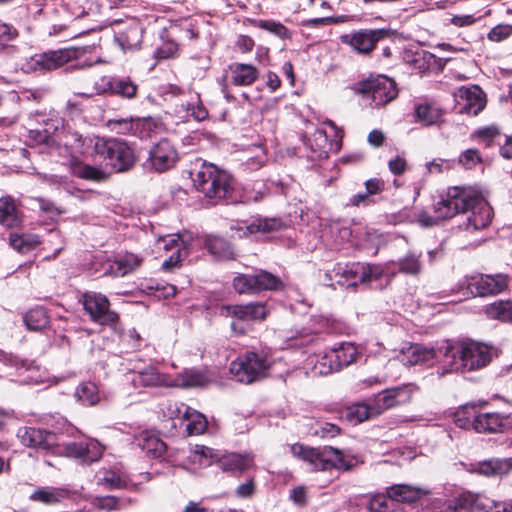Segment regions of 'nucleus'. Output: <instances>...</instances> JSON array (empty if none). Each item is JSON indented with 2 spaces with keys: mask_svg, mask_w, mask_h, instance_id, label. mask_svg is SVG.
<instances>
[{
  "mask_svg": "<svg viewBox=\"0 0 512 512\" xmlns=\"http://www.w3.org/2000/svg\"><path fill=\"white\" fill-rule=\"evenodd\" d=\"M492 507V500L488 497L464 491L459 493L454 499L446 500L443 506H440V512H485Z\"/></svg>",
  "mask_w": 512,
  "mask_h": 512,
  "instance_id": "f8f14e48",
  "label": "nucleus"
},
{
  "mask_svg": "<svg viewBox=\"0 0 512 512\" xmlns=\"http://www.w3.org/2000/svg\"><path fill=\"white\" fill-rule=\"evenodd\" d=\"M135 444L147 455L158 458L166 451V444L155 434L142 431L134 438Z\"/></svg>",
  "mask_w": 512,
  "mask_h": 512,
  "instance_id": "a878e982",
  "label": "nucleus"
},
{
  "mask_svg": "<svg viewBox=\"0 0 512 512\" xmlns=\"http://www.w3.org/2000/svg\"><path fill=\"white\" fill-rule=\"evenodd\" d=\"M415 121L424 126L434 125L440 122L442 118L441 109L434 105L423 103L415 107Z\"/></svg>",
  "mask_w": 512,
  "mask_h": 512,
  "instance_id": "c9c22d12",
  "label": "nucleus"
},
{
  "mask_svg": "<svg viewBox=\"0 0 512 512\" xmlns=\"http://www.w3.org/2000/svg\"><path fill=\"white\" fill-rule=\"evenodd\" d=\"M206 247L215 259L220 260L224 250V240L221 237L209 235L205 240Z\"/></svg>",
  "mask_w": 512,
  "mask_h": 512,
  "instance_id": "bf43d9fd",
  "label": "nucleus"
},
{
  "mask_svg": "<svg viewBox=\"0 0 512 512\" xmlns=\"http://www.w3.org/2000/svg\"><path fill=\"white\" fill-rule=\"evenodd\" d=\"M101 483L104 484L109 490L129 489L131 486L135 487L134 484H130L128 480L120 477L114 472H107L101 479Z\"/></svg>",
  "mask_w": 512,
  "mask_h": 512,
  "instance_id": "864d4df0",
  "label": "nucleus"
},
{
  "mask_svg": "<svg viewBox=\"0 0 512 512\" xmlns=\"http://www.w3.org/2000/svg\"><path fill=\"white\" fill-rule=\"evenodd\" d=\"M135 501L132 498H118L113 495L96 496L92 500V505L99 510L115 511L126 508Z\"/></svg>",
  "mask_w": 512,
  "mask_h": 512,
  "instance_id": "e433bc0d",
  "label": "nucleus"
},
{
  "mask_svg": "<svg viewBox=\"0 0 512 512\" xmlns=\"http://www.w3.org/2000/svg\"><path fill=\"white\" fill-rule=\"evenodd\" d=\"M512 35V25L499 24L493 27L487 37L490 41L501 42Z\"/></svg>",
  "mask_w": 512,
  "mask_h": 512,
  "instance_id": "13d9d810",
  "label": "nucleus"
},
{
  "mask_svg": "<svg viewBox=\"0 0 512 512\" xmlns=\"http://www.w3.org/2000/svg\"><path fill=\"white\" fill-rule=\"evenodd\" d=\"M280 226V222L277 219H263L259 220L257 224L252 223L249 226L240 227L237 229L238 236H246L248 234L255 233L257 231H261L263 233H268L273 230L278 229Z\"/></svg>",
  "mask_w": 512,
  "mask_h": 512,
  "instance_id": "49530a36",
  "label": "nucleus"
},
{
  "mask_svg": "<svg viewBox=\"0 0 512 512\" xmlns=\"http://www.w3.org/2000/svg\"><path fill=\"white\" fill-rule=\"evenodd\" d=\"M293 456L307 462L313 470L324 471L332 467L349 470L353 467L355 459L333 447L322 449L309 448L302 444L290 446Z\"/></svg>",
  "mask_w": 512,
  "mask_h": 512,
  "instance_id": "39448f33",
  "label": "nucleus"
},
{
  "mask_svg": "<svg viewBox=\"0 0 512 512\" xmlns=\"http://www.w3.org/2000/svg\"><path fill=\"white\" fill-rule=\"evenodd\" d=\"M354 90L375 107L390 103L398 94L395 82L385 75L370 76L357 83Z\"/></svg>",
  "mask_w": 512,
  "mask_h": 512,
  "instance_id": "0eeeda50",
  "label": "nucleus"
},
{
  "mask_svg": "<svg viewBox=\"0 0 512 512\" xmlns=\"http://www.w3.org/2000/svg\"><path fill=\"white\" fill-rule=\"evenodd\" d=\"M481 162L478 150L467 149L459 156V163L466 169H472Z\"/></svg>",
  "mask_w": 512,
  "mask_h": 512,
  "instance_id": "052dcab7",
  "label": "nucleus"
},
{
  "mask_svg": "<svg viewBox=\"0 0 512 512\" xmlns=\"http://www.w3.org/2000/svg\"><path fill=\"white\" fill-rule=\"evenodd\" d=\"M485 314L491 319L512 322V301H496L485 307Z\"/></svg>",
  "mask_w": 512,
  "mask_h": 512,
  "instance_id": "ea45409f",
  "label": "nucleus"
},
{
  "mask_svg": "<svg viewBox=\"0 0 512 512\" xmlns=\"http://www.w3.org/2000/svg\"><path fill=\"white\" fill-rule=\"evenodd\" d=\"M134 124H135V118H128V119H111L108 122L109 127H111L112 130H115L117 133L121 134H133L134 135Z\"/></svg>",
  "mask_w": 512,
  "mask_h": 512,
  "instance_id": "5fc2aeb1",
  "label": "nucleus"
},
{
  "mask_svg": "<svg viewBox=\"0 0 512 512\" xmlns=\"http://www.w3.org/2000/svg\"><path fill=\"white\" fill-rule=\"evenodd\" d=\"M341 274L349 282L348 285H356L357 283H370L381 279L384 275V269L381 265L354 263L341 271Z\"/></svg>",
  "mask_w": 512,
  "mask_h": 512,
  "instance_id": "6ab92c4d",
  "label": "nucleus"
},
{
  "mask_svg": "<svg viewBox=\"0 0 512 512\" xmlns=\"http://www.w3.org/2000/svg\"><path fill=\"white\" fill-rule=\"evenodd\" d=\"M20 221L14 199L10 196L0 198V224L12 228L17 226Z\"/></svg>",
  "mask_w": 512,
  "mask_h": 512,
  "instance_id": "72a5a7b5",
  "label": "nucleus"
},
{
  "mask_svg": "<svg viewBox=\"0 0 512 512\" xmlns=\"http://www.w3.org/2000/svg\"><path fill=\"white\" fill-rule=\"evenodd\" d=\"M174 112L176 116L182 121H189L194 119L196 121L204 120L208 113L204 106L200 103L198 96L195 101L181 103L175 106Z\"/></svg>",
  "mask_w": 512,
  "mask_h": 512,
  "instance_id": "7c9ffc66",
  "label": "nucleus"
},
{
  "mask_svg": "<svg viewBox=\"0 0 512 512\" xmlns=\"http://www.w3.org/2000/svg\"><path fill=\"white\" fill-rule=\"evenodd\" d=\"M178 52V45L173 40H165L155 50V57L158 59H167L174 57Z\"/></svg>",
  "mask_w": 512,
  "mask_h": 512,
  "instance_id": "680f3d73",
  "label": "nucleus"
},
{
  "mask_svg": "<svg viewBox=\"0 0 512 512\" xmlns=\"http://www.w3.org/2000/svg\"><path fill=\"white\" fill-rule=\"evenodd\" d=\"M257 27L267 30L280 38H286L289 34L288 29L281 23L269 20L257 21Z\"/></svg>",
  "mask_w": 512,
  "mask_h": 512,
  "instance_id": "4d7b16f0",
  "label": "nucleus"
},
{
  "mask_svg": "<svg viewBox=\"0 0 512 512\" xmlns=\"http://www.w3.org/2000/svg\"><path fill=\"white\" fill-rule=\"evenodd\" d=\"M508 286V278L504 274H480L467 278V290L474 296L485 297L496 295Z\"/></svg>",
  "mask_w": 512,
  "mask_h": 512,
  "instance_id": "4468645a",
  "label": "nucleus"
},
{
  "mask_svg": "<svg viewBox=\"0 0 512 512\" xmlns=\"http://www.w3.org/2000/svg\"><path fill=\"white\" fill-rule=\"evenodd\" d=\"M462 215L459 228L467 232L486 228L491 220L492 209L478 194L470 189L450 187L440 194L433 204V215L421 212L418 221L423 226H432L437 222Z\"/></svg>",
  "mask_w": 512,
  "mask_h": 512,
  "instance_id": "f257e3e1",
  "label": "nucleus"
},
{
  "mask_svg": "<svg viewBox=\"0 0 512 512\" xmlns=\"http://www.w3.org/2000/svg\"><path fill=\"white\" fill-rule=\"evenodd\" d=\"M472 426L479 433H499L512 428V416L482 413L474 417Z\"/></svg>",
  "mask_w": 512,
  "mask_h": 512,
  "instance_id": "aec40b11",
  "label": "nucleus"
},
{
  "mask_svg": "<svg viewBox=\"0 0 512 512\" xmlns=\"http://www.w3.org/2000/svg\"><path fill=\"white\" fill-rule=\"evenodd\" d=\"M17 30L6 23L0 22V46H5V44L17 37Z\"/></svg>",
  "mask_w": 512,
  "mask_h": 512,
  "instance_id": "0e129e2a",
  "label": "nucleus"
},
{
  "mask_svg": "<svg viewBox=\"0 0 512 512\" xmlns=\"http://www.w3.org/2000/svg\"><path fill=\"white\" fill-rule=\"evenodd\" d=\"M230 70L232 74V82L235 85H251L258 77L257 69L250 64H233L230 65Z\"/></svg>",
  "mask_w": 512,
  "mask_h": 512,
  "instance_id": "f704fd0d",
  "label": "nucleus"
},
{
  "mask_svg": "<svg viewBox=\"0 0 512 512\" xmlns=\"http://www.w3.org/2000/svg\"><path fill=\"white\" fill-rule=\"evenodd\" d=\"M193 185L210 204H216L217 194L223 188L222 172L213 164L203 161L198 169L190 171Z\"/></svg>",
  "mask_w": 512,
  "mask_h": 512,
  "instance_id": "1a4fd4ad",
  "label": "nucleus"
},
{
  "mask_svg": "<svg viewBox=\"0 0 512 512\" xmlns=\"http://www.w3.org/2000/svg\"><path fill=\"white\" fill-rule=\"evenodd\" d=\"M158 244H162L164 250L169 251L176 249L178 251V247H181L182 251L186 249V241L181 238L179 234L167 235L165 237H161L158 240Z\"/></svg>",
  "mask_w": 512,
  "mask_h": 512,
  "instance_id": "6e6d98bb",
  "label": "nucleus"
},
{
  "mask_svg": "<svg viewBox=\"0 0 512 512\" xmlns=\"http://www.w3.org/2000/svg\"><path fill=\"white\" fill-rule=\"evenodd\" d=\"M375 411L376 409L374 406L370 407L364 403L354 404L347 409L346 419L350 423L356 425L373 416L378 415V413H375Z\"/></svg>",
  "mask_w": 512,
  "mask_h": 512,
  "instance_id": "37998d69",
  "label": "nucleus"
},
{
  "mask_svg": "<svg viewBox=\"0 0 512 512\" xmlns=\"http://www.w3.org/2000/svg\"><path fill=\"white\" fill-rule=\"evenodd\" d=\"M77 398L85 405H94L99 401L97 386L92 382H85L76 389Z\"/></svg>",
  "mask_w": 512,
  "mask_h": 512,
  "instance_id": "09e8293b",
  "label": "nucleus"
},
{
  "mask_svg": "<svg viewBox=\"0 0 512 512\" xmlns=\"http://www.w3.org/2000/svg\"><path fill=\"white\" fill-rule=\"evenodd\" d=\"M9 243L13 249L19 253L25 254L33 250L39 244V240L37 236L34 235L11 234Z\"/></svg>",
  "mask_w": 512,
  "mask_h": 512,
  "instance_id": "a18cd8bd",
  "label": "nucleus"
},
{
  "mask_svg": "<svg viewBox=\"0 0 512 512\" xmlns=\"http://www.w3.org/2000/svg\"><path fill=\"white\" fill-rule=\"evenodd\" d=\"M512 470L511 458H494L482 461L472 465V472H477L484 476H502L508 474Z\"/></svg>",
  "mask_w": 512,
  "mask_h": 512,
  "instance_id": "b1692460",
  "label": "nucleus"
},
{
  "mask_svg": "<svg viewBox=\"0 0 512 512\" xmlns=\"http://www.w3.org/2000/svg\"><path fill=\"white\" fill-rule=\"evenodd\" d=\"M170 387L176 388H195L202 387L207 382L206 377L198 370L185 369L175 377L170 376Z\"/></svg>",
  "mask_w": 512,
  "mask_h": 512,
  "instance_id": "cd10ccee",
  "label": "nucleus"
},
{
  "mask_svg": "<svg viewBox=\"0 0 512 512\" xmlns=\"http://www.w3.org/2000/svg\"><path fill=\"white\" fill-rule=\"evenodd\" d=\"M455 108L459 113L477 115L486 105V97L479 86H462L454 93Z\"/></svg>",
  "mask_w": 512,
  "mask_h": 512,
  "instance_id": "2eb2a0df",
  "label": "nucleus"
},
{
  "mask_svg": "<svg viewBox=\"0 0 512 512\" xmlns=\"http://www.w3.org/2000/svg\"><path fill=\"white\" fill-rule=\"evenodd\" d=\"M177 160L176 149L168 140L164 139L151 147L144 167L147 170L162 173L173 168Z\"/></svg>",
  "mask_w": 512,
  "mask_h": 512,
  "instance_id": "ddd939ff",
  "label": "nucleus"
},
{
  "mask_svg": "<svg viewBox=\"0 0 512 512\" xmlns=\"http://www.w3.org/2000/svg\"><path fill=\"white\" fill-rule=\"evenodd\" d=\"M388 495L392 498L393 503L395 502H405L412 503L420 499L427 492L421 488L406 485V484H397L388 488Z\"/></svg>",
  "mask_w": 512,
  "mask_h": 512,
  "instance_id": "c756f323",
  "label": "nucleus"
},
{
  "mask_svg": "<svg viewBox=\"0 0 512 512\" xmlns=\"http://www.w3.org/2000/svg\"><path fill=\"white\" fill-rule=\"evenodd\" d=\"M228 316L237 318L231 322V330L236 335H242L249 329V322L263 320L268 315L265 304L261 302L249 303L246 305L226 306Z\"/></svg>",
  "mask_w": 512,
  "mask_h": 512,
  "instance_id": "9b49d317",
  "label": "nucleus"
},
{
  "mask_svg": "<svg viewBox=\"0 0 512 512\" xmlns=\"http://www.w3.org/2000/svg\"><path fill=\"white\" fill-rule=\"evenodd\" d=\"M112 78L103 76L94 82V93L97 95L109 92L111 90Z\"/></svg>",
  "mask_w": 512,
  "mask_h": 512,
  "instance_id": "774afa93",
  "label": "nucleus"
},
{
  "mask_svg": "<svg viewBox=\"0 0 512 512\" xmlns=\"http://www.w3.org/2000/svg\"><path fill=\"white\" fill-rule=\"evenodd\" d=\"M357 355L356 346L350 342H342L329 350V356L337 371L354 363Z\"/></svg>",
  "mask_w": 512,
  "mask_h": 512,
  "instance_id": "393cba45",
  "label": "nucleus"
},
{
  "mask_svg": "<svg viewBox=\"0 0 512 512\" xmlns=\"http://www.w3.org/2000/svg\"><path fill=\"white\" fill-rule=\"evenodd\" d=\"M308 365L311 366V370L314 375H328L333 372H337L334 367V363L329 356V351L325 352L323 355H315L308 359Z\"/></svg>",
  "mask_w": 512,
  "mask_h": 512,
  "instance_id": "79ce46f5",
  "label": "nucleus"
},
{
  "mask_svg": "<svg viewBox=\"0 0 512 512\" xmlns=\"http://www.w3.org/2000/svg\"><path fill=\"white\" fill-rule=\"evenodd\" d=\"M68 497L66 489L59 487H39L31 495L30 500L44 505H55Z\"/></svg>",
  "mask_w": 512,
  "mask_h": 512,
  "instance_id": "c85d7f7f",
  "label": "nucleus"
},
{
  "mask_svg": "<svg viewBox=\"0 0 512 512\" xmlns=\"http://www.w3.org/2000/svg\"><path fill=\"white\" fill-rule=\"evenodd\" d=\"M143 259L136 254L126 253L110 265L108 273L114 277H124L140 267Z\"/></svg>",
  "mask_w": 512,
  "mask_h": 512,
  "instance_id": "bb28decb",
  "label": "nucleus"
},
{
  "mask_svg": "<svg viewBox=\"0 0 512 512\" xmlns=\"http://www.w3.org/2000/svg\"><path fill=\"white\" fill-rule=\"evenodd\" d=\"M395 504L392 498L387 495L377 494L371 497L369 502L370 512H393Z\"/></svg>",
  "mask_w": 512,
  "mask_h": 512,
  "instance_id": "8fccbe9b",
  "label": "nucleus"
},
{
  "mask_svg": "<svg viewBox=\"0 0 512 512\" xmlns=\"http://www.w3.org/2000/svg\"><path fill=\"white\" fill-rule=\"evenodd\" d=\"M253 277L256 293L266 290H276L282 287L281 279L268 271L260 270L256 274H253Z\"/></svg>",
  "mask_w": 512,
  "mask_h": 512,
  "instance_id": "a19ab883",
  "label": "nucleus"
},
{
  "mask_svg": "<svg viewBox=\"0 0 512 512\" xmlns=\"http://www.w3.org/2000/svg\"><path fill=\"white\" fill-rule=\"evenodd\" d=\"M110 93L123 98L132 99L137 94V85L129 78H113Z\"/></svg>",
  "mask_w": 512,
  "mask_h": 512,
  "instance_id": "c03bdc74",
  "label": "nucleus"
},
{
  "mask_svg": "<svg viewBox=\"0 0 512 512\" xmlns=\"http://www.w3.org/2000/svg\"><path fill=\"white\" fill-rule=\"evenodd\" d=\"M82 302L91 320L99 325L112 326L119 319L118 314L110 309L109 299L101 293L86 292L82 296Z\"/></svg>",
  "mask_w": 512,
  "mask_h": 512,
  "instance_id": "9d476101",
  "label": "nucleus"
},
{
  "mask_svg": "<svg viewBox=\"0 0 512 512\" xmlns=\"http://www.w3.org/2000/svg\"><path fill=\"white\" fill-rule=\"evenodd\" d=\"M91 47H69L58 50H50L42 54L35 55L33 58L34 65L42 70L58 69L72 60L77 61L79 68L91 67L93 64L101 63V59L97 58L93 61L83 60L86 53Z\"/></svg>",
  "mask_w": 512,
  "mask_h": 512,
  "instance_id": "423d86ee",
  "label": "nucleus"
},
{
  "mask_svg": "<svg viewBox=\"0 0 512 512\" xmlns=\"http://www.w3.org/2000/svg\"><path fill=\"white\" fill-rule=\"evenodd\" d=\"M399 270L402 273L417 275L421 270V262L419 256L415 253H409L405 257L401 258L398 262Z\"/></svg>",
  "mask_w": 512,
  "mask_h": 512,
  "instance_id": "3c124183",
  "label": "nucleus"
},
{
  "mask_svg": "<svg viewBox=\"0 0 512 512\" xmlns=\"http://www.w3.org/2000/svg\"><path fill=\"white\" fill-rule=\"evenodd\" d=\"M415 390V385L407 384L382 391L374 399L375 413L380 414L386 409L410 402Z\"/></svg>",
  "mask_w": 512,
  "mask_h": 512,
  "instance_id": "dca6fc26",
  "label": "nucleus"
},
{
  "mask_svg": "<svg viewBox=\"0 0 512 512\" xmlns=\"http://www.w3.org/2000/svg\"><path fill=\"white\" fill-rule=\"evenodd\" d=\"M386 32L382 29L359 30L350 34L341 36L344 44L351 46L360 54H369L375 48L376 44L385 36Z\"/></svg>",
  "mask_w": 512,
  "mask_h": 512,
  "instance_id": "f3484780",
  "label": "nucleus"
},
{
  "mask_svg": "<svg viewBox=\"0 0 512 512\" xmlns=\"http://www.w3.org/2000/svg\"><path fill=\"white\" fill-rule=\"evenodd\" d=\"M131 382L134 387H170V376L161 373L156 367L147 365L143 368L135 366L131 370Z\"/></svg>",
  "mask_w": 512,
  "mask_h": 512,
  "instance_id": "412c9836",
  "label": "nucleus"
},
{
  "mask_svg": "<svg viewBox=\"0 0 512 512\" xmlns=\"http://www.w3.org/2000/svg\"><path fill=\"white\" fill-rule=\"evenodd\" d=\"M142 28L136 22L116 33V40L123 49L133 50L140 46Z\"/></svg>",
  "mask_w": 512,
  "mask_h": 512,
  "instance_id": "2f4dec72",
  "label": "nucleus"
},
{
  "mask_svg": "<svg viewBox=\"0 0 512 512\" xmlns=\"http://www.w3.org/2000/svg\"><path fill=\"white\" fill-rule=\"evenodd\" d=\"M269 367L266 357L250 352L232 361L230 374L237 382L250 384L265 377Z\"/></svg>",
  "mask_w": 512,
  "mask_h": 512,
  "instance_id": "6e6552de",
  "label": "nucleus"
},
{
  "mask_svg": "<svg viewBox=\"0 0 512 512\" xmlns=\"http://www.w3.org/2000/svg\"><path fill=\"white\" fill-rule=\"evenodd\" d=\"M443 354L437 349L426 347L421 344H412L406 349H403L399 355V360L404 365H423L430 363Z\"/></svg>",
  "mask_w": 512,
  "mask_h": 512,
  "instance_id": "5701e85b",
  "label": "nucleus"
},
{
  "mask_svg": "<svg viewBox=\"0 0 512 512\" xmlns=\"http://www.w3.org/2000/svg\"><path fill=\"white\" fill-rule=\"evenodd\" d=\"M162 123L153 117H137L134 124V135L143 139L151 137L161 129Z\"/></svg>",
  "mask_w": 512,
  "mask_h": 512,
  "instance_id": "4c0bfd02",
  "label": "nucleus"
},
{
  "mask_svg": "<svg viewBox=\"0 0 512 512\" xmlns=\"http://www.w3.org/2000/svg\"><path fill=\"white\" fill-rule=\"evenodd\" d=\"M233 287L240 294L256 293L253 275L239 274L233 279Z\"/></svg>",
  "mask_w": 512,
  "mask_h": 512,
  "instance_id": "603ef678",
  "label": "nucleus"
},
{
  "mask_svg": "<svg viewBox=\"0 0 512 512\" xmlns=\"http://www.w3.org/2000/svg\"><path fill=\"white\" fill-rule=\"evenodd\" d=\"M252 465V458L248 455L231 453L226 455V471L242 473Z\"/></svg>",
  "mask_w": 512,
  "mask_h": 512,
  "instance_id": "de8ad7c7",
  "label": "nucleus"
},
{
  "mask_svg": "<svg viewBox=\"0 0 512 512\" xmlns=\"http://www.w3.org/2000/svg\"><path fill=\"white\" fill-rule=\"evenodd\" d=\"M94 153L117 173L129 171L138 158L134 147L118 138L97 137L94 139Z\"/></svg>",
  "mask_w": 512,
  "mask_h": 512,
  "instance_id": "20e7f679",
  "label": "nucleus"
},
{
  "mask_svg": "<svg viewBox=\"0 0 512 512\" xmlns=\"http://www.w3.org/2000/svg\"><path fill=\"white\" fill-rule=\"evenodd\" d=\"M185 256H187V250L182 251L181 247H178V251L173 252L172 255L162 263V269L169 271L178 267Z\"/></svg>",
  "mask_w": 512,
  "mask_h": 512,
  "instance_id": "e2e57ef3",
  "label": "nucleus"
},
{
  "mask_svg": "<svg viewBox=\"0 0 512 512\" xmlns=\"http://www.w3.org/2000/svg\"><path fill=\"white\" fill-rule=\"evenodd\" d=\"M17 437L23 445L38 450L49 451L56 445V435L40 428L22 427L18 430Z\"/></svg>",
  "mask_w": 512,
  "mask_h": 512,
  "instance_id": "a211bd4d",
  "label": "nucleus"
},
{
  "mask_svg": "<svg viewBox=\"0 0 512 512\" xmlns=\"http://www.w3.org/2000/svg\"><path fill=\"white\" fill-rule=\"evenodd\" d=\"M443 363L450 371L476 370L486 366L491 360L489 348L474 341L449 342L439 346Z\"/></svg>",
  "mask_w": 512,
  "mask_h": 512,
  "instance_id": "7ed1b4c3",
  "label": "nucleus"
},
{
  "mask_svg": "<svg viewBox=\"0 0 512 512\" xmlns=\"http://www.w3.org/2000/svg\"><path fill=\"white\" fill-rule=\"evenodd\" d=\"M385 183L381 179L373 178L365 182L366 193L376 195L384 190Z\"/></svg>",
  "mask_w": 512,
  "mask_h": 512,
  "instance_id": "338daca9",
  "label": "nucleus"
},
{
  "mask_svg": "<svg viewBox=\"0 0 512 512\" xmlns=\"http://www.w3.org/2000/svg\"><path fill=\"white\" fill-rule=\"evenodd\" d=\"M63 146L59 147V154L65 153L66 162L71 173L79 178L93 181H103L107 178L106 173L96 167L82 163L77 154L94 153V139L98 136L84 137L79 131L73 129L68 121L62 123Z\"/></svg>",
  "mask_w": 512,
  "mask_h": 512,
  "instance_id": "f03ea898",
  "label": "nucleus"
},
{
  "mask_svg": "<svg viewBox=\"0 0 512 512\" xmlns=\"http://www.w3.org/2000/svg\"><path fill=\"white\" fill-rule=\"evenodd\" d=\"M24 323L31 331H41L48 326L49 316L44 308L36 307L25 314Z\"/></svg>",
  "mask_w": 512,
  "mask_h": 512,
  "instance_id": "58836bf2",
  "label": "nucleus"
},
{
  "mask_svg": "<svg viewBox=\"0 0 512 512\" xmlns=\"http://www.w3.org/2000/svg\"><path fill=\"white\" fill-rule=\"evenodd\" d=\"M182 418L187 421L186 431L190 436L203 434L207 429L206 417L189 406H184Z\"/></svg>",
  "mask_w": 512,
  "mask_h": 512,
  "instance_id": "473e14b6",
  "label": "nucleus"
},
{
  "mask_svg": "<svg viewBox=\"0 0 512 512\" xmlns=\"http://www.w3.org/2000/svg\"><path fill=\"white\" fill-rule=\"evenodd\" d=\"M58 120L48 119L43 132L37 131L40 142H47L51 135L58 129Z\"/></svg>",
  "mask_w": 512,
  "mask_h": 512,
  "instance_id": "69168bd1",
  "label": "nucleus"
},
{
  "mask_svg": "<svg viewBox=\"0 0 512 512\" xmlns=\"http://www.w3.org/2000/svg\"><path fill=\"white\" fill-rule=\"evenodd\" d=\"M103 450V446L96 440L71 442L64 448L66 456L75 458L85 464L98 461L102 457Z\"/></svg>",
  "mask_w": 512,
  "mask_h": 512,
  "instance_id": "4be33fe9",
  "label": "nucleus"
}]
</instances>
